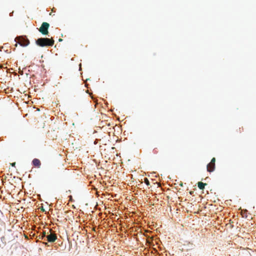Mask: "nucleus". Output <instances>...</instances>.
I'll return each instance as SVG.
<instances>
[{"instance_id":"8","label":"nucleus","mask_w":256,"mask_h":256,"mask_svg":"<svg viewBox=\"0 0 256 256\" xmlns=\"http://www.w3.org/2000/svg\"><path fill=\"white\" fill-rule=\"evenodd\" d=\"M46 232H43L42 234H40L38 237L40 239L44 240H46Z\"/></svg>"},{"instance_id":"3","label":"nucleus","mask_w":256,"mask_h":256,"mask_svg":"<svg viewBox=\"0 0 256 256\" xmlns=\"http://www.w3.org/2000/svg\"><path fill=\"white\" fill-rule=\"evenodd\" d=\"M49 233L48 232V234L46 236V241H48L50 242H53L56 241V240L57 239V236L56 234L53 232H52L51 230H49Z\"/></svg>"},{"instance_id":"5","label":"nucleus","mask_w":256,"mask_h":256,"mask_svg":"<svg viewBox=\"0 0 256 256\" xmlns=\"http://www.w3.org/2000/svg\"><path fill=\"white\" fill-rule=\"evenodd\" d=\"M18 40L19 44L22 46H28L30 44L29 40L22 36L19 37Z\"/></svg>"},{"instance_id":"7","label":"nucleus","mask_w":256,"mask_h":256,"mask_svg":"<svg viewBox=\"0 0 256 256\" xmlns=\"http://www.w3.org/2000/svg\"><path fill=\"white\" fill-rule=\"evenodd\" d=\"M207 184L206 183H203L202 182H200L198 183V186L200 190H204L205 186Z\"/></svg>"},{"instance_id":"4","label":"nucleus","mask_w":256,"mask_h":256,"mask_svg":"<svg viewBox=\"0 0 256 256\" xmlns=\"http://www.w3.org/2000/svg\"><path fill=\"white\" fill-rule=\"evenodd\" d=\"M216 158H213L210 162L207 165V170L208 172H212L215 170Z\"/></svg>"},{"instance_id":"9","label":"nucleus","mask_w":256,"mask_h":256,"mask_svg":"<svg viewBox=\"0 0 256 256\" xmlns=\"http://www.w3.org/2000/svg\"><path fill=\"white\" fill-rule=\"evenodd\" d=\"M144 182L147 186H149L150 184V182L147 178H144Z\"/></svg>"},{"instance_id":"6","label":"nucleus","mask_w":256,"mask_h":256,"mask_svg":"<svg viewBox=\"0 0 256 256\" xmlns=\"http://www.w3.org/2000/svg\"><path fill=\"white\" fill-rule=\"evenodd\" d=\"M32 162L33 166L39 168H40V166H41V162H40V160L38 158H34L32 160Z\"/></svg>"},{"instance_id":"13","label":"nucleus","mask_w":256,"mask_h":256,"mask_svg":"<svg viewBox=\"0 0 256 256\" xmlns=\"http://www.w3.org/2000/svg\"><path fill=\"white\" fill-rule=\"evenodd\" d=\"M85 86H87V84H86V83L85 84Z\"/></svg>"},{"instance_id":"2","label":"nucleus","mask_w":256,"mask_h":256,"mask_svg":"<svg viewBox=\"0 0 256 256\" xmlns=\"http://www.w3.org/2000/svg\"><path fill=\"white\" fill-rule=\"evenodd\" d=\"M50 26L48 23L44 22L42 23L40 27L39 28V31L44 35H47L48 33V29Z\"/></svg>"},{"instance_id":"1","label":"nucleus","mask_w":256,"mask_h":256,"mask_svg":"<svg viewBox=\"0 0 256 256\" xmlns=\"http://www.w3.org/2000/svg\"><path fill=\"white\" fill-rule=\"evenodd\" d=\"M54 40L52 38H39L36 40V44L42 47L52 46L54 44Z\"/></svg>"},{"instance_id":"11","label":"nucleus","mask_w":256,"mask_h":256,"mask_svg":"<svg viewBox=\"0 0 256 256\" xmlns=\"http://www.w3.org/2000/svg\"><path fill=\"white\" fill-rule=\"evenodd\" d=\"M58 41H59V42H62V38H60V39L58 40Z\"/></svg>"},{"instance_id":"14","label":"nucleus","mask_w":256,"mask_h":256,"mask_svg":"<svg viewBox=\"0 0 256 256\" xmlns=\"http://www.w3.org/2000/svg\"><path fill=\"white\" fill-rule=\"evenodd\" d=\"M80 68H81V64H80Z\"/></svg>"},{"instance_id":"10","label":"nucleus","mask_w":256,"mask_h":256,"mask_svg":"<svg viewBox=\"0 0 256 256\" xmlns=\"http://www.w3.org/2000/svg\"><path fill=\"white\" fill-rule=\"evenodd\" d=\"M11 164V165H12V166H16V162L12 163V164Z\"/></svg>"},{"instance_id":"12","label":"nucleus","mask_w":256,"mask_h":256,"mask_svg":"<svg viewBox=\"0 0 256 256\" xmlns=\"http://www.w3.org/2000/svg\"><path fill=\"white\" fill-rule=\"evenodd\" d=\"M43 243L44 244H47V242H44Z\"/></svg>"}]
</instances>
